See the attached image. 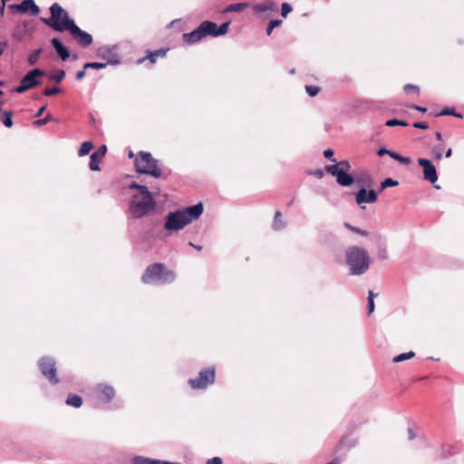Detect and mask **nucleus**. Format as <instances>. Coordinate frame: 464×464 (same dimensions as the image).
<instances>
[{"label":"nucleus","instance_id":"nucleus-1","mask_svg":"<svg viewBox=\"0 0 464 464\" xmlns=\"http://www.w3.org/2000/svg\"><path fill=\"white\" fill-rule=\"evenodd\" d=\"M50 13L51 16L49 18L42 19L46 25L56 32H70L76 43L82 47L92 44L93 41L92 34L82 30L58 3L50 6Z\"/></svg>","mask_w":464,"mask_h":464},{"label":"nucleus","instance_id":"nucleus-2","mask_svg":"<svg viewBox=\"0 0 464 464\" xmlns=\"http://www.w3.org/2000/svg\"><path fill=\"white\" fill-rule=\"evenodd\" d=\"M129 188L137 190L129 201L128 215L130 218L140 219L156 210L157 201L154 194L149 190L147 186L132 182L129 185Z\"/></svg>","mask_w":464,"mask_h":464},{"label":"nucleus","instance_id":"nucleus-3","mask_svg":"<svg viewBox=\"0 0 464 464\" xmlns=\"http://www.w3.org/2000/svg\"><path fill=\"white\" fill-rule=\"evenodd\" d=\"M204 211L201 202L181 209L169 211L165 217L164 229L171 234L182 230L185 227L199 218Z\"/></svg>","mask_w":464,"mask_h":464},{"label":"nucleus","instance_id":"nucleus-4","mask_svg":"<svg viewBox=\"0 0 464 464\" xmlns=\"http://www.w3.org/2000/svg\"><path fill=\"white\" fill-rule=\"evenodd\" d=\"M345 262L352 276H361L367 272L370 266L368 252L358 246H351L345 250Z\"/></svg>","mask_w":464,"mask_h":464},{"label":"nucleus","instance_id":"nucleus-5","mask_svg":"<svg viewBox=\"0 0 464 464\" xmlns=\"http://www.w3.org/2000/svg\"><path fill=\"white\" fill-rule=\"evenodd\" d=\"M176 278V273L164 264L153 263L145 269L141 281L146 285H163L173 283Z\"/></svg>","mask_w":464,"mask_h":464},{"label":"nucleus","instance_id":"nucleus-6","mask_svg":"<svg viewBox=\"0 0 464 464\" xmlns=\"http://www.w3.org/2000/svg\"><path fill=\"white\" fill-rule=\"evenodd\" d=\"M136 171L140 174L150 175L159 179L162 176L159 160L154 159L150 152L140 151L135 160Z\"/></svg>","mask_w":464,"mask_h":464},{"label":"nucleus","instance_id":"nucleus-7","mask_svg":"<svg viewBox=\"0 0 464 464\" xmlns=\"http://www.w3.org/2000/svg\"><path fill=\"white\" fill-rule=\"evenodd\" d=\"M215 380L216 369L214 366H209L200 370L196 378L188 379V383L192 390H206L215 382Z\"/></svg>","mask_w":464,"mask_h":464},{"label":"nucleus","instance_id":"nucleus-8","mask_svg":"<svg viewBox=\"0 0 464 464\" xmlns=\"http://www.w3.org/2000/svg\"><path fill=\"white\" fill-rule=\"evenodd\" d=\"M38 367L42 375L50 382L52 385L59 383L60 380L57 376L56 362L53 358L49 356H44L38 361Z\"/></svg>","mask_w":464,"mask_h":464},{"label":"nucleus","instance_id":"nucleus-9","mask_svg":"<svg viewBox=\"0 0 464 464\" xmlns=\"http://www.w3.org/2000/svg\"><path fill=\"white\" fill-rule=\"evenodd\" d=\"M46 72L44 70L35 68L29 71L20 81V84L15 88L17 93H23L41 83L40 76H44Z\"/></svg>","mask_w":464,"mask_h":464},{"label":"nucleus","instance_id":"nucleus-10","mask_svg":"<svg viewBox=\"0 0 464 464\" xmlns=\"http://www.w3.org/2000/svg\"><path fill=\"white\" fill-rule=\"evenodd\" d=\"M7 10L11 14H30L31 15H38L40 13V8L34 0H23L20 4L9 5Z\"/></svg>","mask_w":464,"mask_h":464},{"label":"nucleus","instance_id":"nucleus-11","mask_svg":"<svg viewBox=\"0 0 464 464\" xmlns=\"http://www.w3.org/2000/svg\"><path fill=\"white\" fill-rule=\"evenodd\" d=\"M97 56L106 60L104 63H107V65H119L121 63L116 45H104L100 47L97 51Z\"/></svg>","mask_w":464,"mask_h":464},{"label":"nucleus","instance_id":"nucleus-12","mask_svg":"<svg viewBox=\"0 0 464 464\" xmlns=\"http://www.w3.org/2000/svg\"><path fill=\"white\" fill-rule=\"evenodd\" d=\"M96 398L102 402L109 403L115 397V390L112 386L106 383H98L94 388Z\"/></svg>","mask_w":464,"mask_h":464},{"label":"nucleus","instance_id":"nucleus-13","mask_svg":"<svg viewBox=\"0 0 464 464\" xmlns=\"http://www.w3.org/2000/svg\"><path fill=\"white\" fill-rule=\"evenodd\" d=\"M418 164L423 169V179L434 184L438 180L437 169L431 160L418 159Z\"/></svg>","mask_w":464,"mask_h":464},{"label":"nucleus","instance_id":"nucleus-14","mask_svg":"<svg viewBox=\"0 0 464 464\" xmlns=\"http://www.w3.org/2000/svg\"><path fill=\"white\" fill-rule=\"evenodd\" d=\"M255 14L260 15L262 14H273L277 12V5L274 0H264L261 3L254 4L251 5Z\"/></svg>","mask_w":464,"mask_h":464},{"label":"nucleus","instance_id":"nucleus-15","mask_svg":"<svg viewBox=\"0 0 464 464\" xmlns=\"http://www.w3.org/2000/svg\"><path fill=\"white\" fill-rule=\"evenodd\" d=\"M372 241L377 248V257L380 260L387 259V240L384 236L381 234L372 235L371 237Z\"/></svg>","mask_w":464,"mask_h":464},{"label":"nucleus","instance_id":"nucleus-16","mask_svg":"<svg viewBox=\"0 0 464 464\" xmlns=\"http://www.w3.org/2000/svg\"><path fill=\"white\" fill-rule=\"evenodd\" d=\"M377 193L374 189H369L362 188L358 190L355 195V201L358 205H362L364 203H374L377 200Z\"/></svg>","mask_w":464,"mask_h":464},{"label":"nucleus","instance_id":"nucleus-17","mask_svg":"<svg viewBox=\"0 0 464 464\" xmlns=\"http://www.w3.org/2000/svg\"><path fill=\"white\" fill-rule=\"evenodd\" d=\"M107 151V146L102 145L97 151L93 152L90 157V163L89 167L90 169L92 171H98L100 170V161L104 157Z\"/></svg>","mask_w":464,"mask_h":464},{"label":"nucleus","instance_id":"nucleus-18","mask_svg":"<svg viewBox=\"0 0 464 464\" xmlns=\"http://www.w3.org/2000/svg\"><path fill=\"white\" fill-rule=\"evenodd\" d=\"M351 164L347 160H341L339 162H335L334 165H328L325 167V170L329 173H336V172H349L351 169Z\"/></svg>","mask_w":464,"mask_h":464},{"label":"nucleus","instance_id":"nucleus-19","mask_svg":"<svg viewBox=\"0 0 464 464\" xmlns=\"http://www.w3.org/2000/svg\"><path fill=\"white\" fill-rule=\"evenodd\" d=\"M51 44L57 54L63 61H66L70 57V52L58 38H53Z\"/></svg>","mask_w":464,"mask_h":464},{"label":"nucleus","instance_id":"nucleus-20","mask_svg":"<svg viewBox=\"0 0 464 464\" xmlns=\"http://www.w3.org/2000/svg\"><path fill=\"white\" fill-rule=\"evenodd\" d=\"M204 39V36L198 26L195 30H193L190 33H185L183 34V40L188 44H195L199 43L201 40Z\"/></svg>","mask_w":464,"mask_h":464},{"label":"nucleus","instance_id":"nucleus-21","mask_svg":"<svg viewBox=\"0 0 464 464\" xmlns=\"http://www.w3.org/2000/svg\"><path fill=\"white\" fill-rule=\"evenodd\" d=\"M336 178V181L340 186L349 187L354 182V178L349 172L332 173Z\"/></svg>","mask_w":464,"mask_h":464},{"label":"nucleus","instance_id":"nucleus-22","mask_svg":"<svg viewBox=\"0 0 464 464\" xmlns=\"http://www.w3.org/2000/svg\"><path fill=\"white\" fill-rule=\"evenodd\" d=\"M204 38L207 36L216 37L215 28L216 23L211 21H204L198 25Z\"/></svg>","mask_w":464,"mask_h":464},{"label":"nucleus","instance_id":"nucleus-23","mask_svg":"<svg viewBox=\"0 0 464 464\" xmlns=\"http://www.w3.org/2000/svg\"><path fill=\"white\" fill-rule=\"evenodd\" d=\"M286 226V223L282 218V213L276 211L274 217L272 227L276 231L283 230Z\"/></svg>","mask_w":464,"mask_h":464},{"label":"nucleus","instance_id":"nucleus-24","mask_svg":"<svg viewBox=\"0 0 464 464\" xmlns=\"http://www.w3.org/2000/svg\"><path fill=\"white\" fill-rule=\"evenodd\" d=\"M248 6H250V4L247 3V2L232 4V5H227L224 9L223 13L242 12L243 10H245Z\"/></svg>","mask_w":464,"mask_h":464},{"label":"nucleus","instance_id":"nucleus-25","mask_svg":"<svg viewBox=\"0 0 464 464\" xmlns=\"http://www.w3.org/2000/svg\"><path fill=\"white\" fill-rule=\"evenodd\" d=\"M132 464H159L158 459L144 456H135L131 459Z\"/></svg>","mask_w":464,"mask_h":464},{"label":"nucleus","instance_id":"nucleus-26","mask_svg":"<svg viewBox=\"0 0 464 464\" xmlns=\"http://www.w3.org/2000/svg\"><path fill=\"white\" fill-rule=\"evenodd\" d=\"M66 404L74 408H80L82 404V399L77 394H71L66 399Z\"/></svg>","mask_w":464,"mask_h":464},{"label":"nucleus","instance_id":"nucleus-27","mask_svg":"<svg viewBox=\"0 0 464 464\" xmlns=\"http://www.w3.org/2000/svg\"><path fill=\"white\" fill-rule=\"evenodd\" d=\"M343 227L346 229H348L349 231L353 232V233L358 234V235H361L362 237H368L369 236V232L368 231L363 230V229H362L360 227H354V226L351 225L348 222H345L343 224Z\"/></svg>","mask_w":464,"mask_h":464},{"label":"nucleus","instance_id":"nucleus-28","mask_svg":"<svg viewBox=\"0 0 464 464\" xmlns=\"http://www.w3.org/2000/svg\"><path fill=\"white\" fill-rule=\"evenodd\" d=\"M92 148L93 144L92 141H84L78 150V155L80 157L85 156L92 150Z\"/></svg>","mask_w":464,"mask_h":464},{"label":"nucleus","instance_id":"nucleus-29","mask_svg":"<svg viewBox=\"0 0 464 464\" xmlns=\"http://www.w3.org/2000/svg\"><path fill=\"white\" fill-rule=\"evenodd\" d=\"M229 24H230V22H225L222 24H220L219 26H218L216 24V28H215L216 37L226 34L228 32Z\"/></svg>","mask_w":464,"mask_h":464},{"label":"nucleus","instance_id":"nucleus-30","mask_svg":"<svg viewBox=\"0 0 464 464\" xmlns=\"http://www.w3.org/2000/svg\"><path fill=\"white\" fill-rule=\"evenodd\" d=\"M41 53L42 49H36L32 53H30L27 59L29 65H34L35 63H37Z\"/></svg>","mask_w":464,"mask_h":464},{"label":"nucleus","instance_id":"nucleus-31","mask_svg":"<svg viewBox=\"0 0 464 464\" xmlns=\"http://www.w3.org/2000/svg\"><path fill=\"white\" fill-rule=\"evenodd\" d=\"M2 123L7 128H11L13 126L11 111H2Z\"/></svg>","mask_w":464,"mask_h":464},{"label":"nucleus","instance_id":"nucleus-32","mask_svg":"<svg viewBox=\"0 0 464 464\" xmlns=\"http://www.w3.org/2000/svg\"><path fill=\"white\" fill-rule=\"evenodd\" d=\"M414 356H415V353L413 352L403 353H401V354L395 356L392 359V361H393V362H403L405 360L411 359Z\"/></svg>","mask_w":464,"mask_h":464},{"label":"nucleus","instance_id":"nucleus-33","mask_svg":"<svg viewBox=\"0 0 464 464\" xmlns=\"http://www.w3.org/2000/svg\"><path fill=\"white\" fill-rule=\"evenodd\" d=\"M375 296H376V295L373 293V291L369 290V292H368V305H367L368 314H372L373 311H374V298H375Z\"/></svg>","mask_w":464,"mask_h":464},{"label":"nucleus","instance_id":"nucleus-34","mask_svg":"<svg viewBox=\"0 0 464 464\" xmlns=\"http://www.w3.org/2000/svg\"><path fill=\"white\" fill-rule=\"evenodd\" d=\"M442 150H443V145L442 144L436 145V146H434L431 149V153H432L434 159L437 161L441 160V158H442Z\"/></svg>","mask_w":464,"mask_h":464},{"label":"nucleus","instance_id":"nucleus-35","mask_svg":"<svg viewBox=\"0 0 464 464\" xmlns=\"http://www.w3.org/2000/svg\"><path fill=\"white\" fill-rule=\"evenodd\" d=\"M390 157L402 164H410L411 163V159L410 158H406V157H403L394 151H392V153H390Z\"/></svg>","mask_w":464,"mask_h":464},{"label":"nucleus","instance_id":"nucleus-36","mask_svg":"<svg viewBox=\"0 0 464 464\" xmlns=\"http://www.w3.org/2000/svg\"><path fill=\"white\" fill-rule=\"evenodd\" d=\"M443 115H450L454 116L456 118H462V115L460 113L456 112V111L453 108H445L442 110L440 113L437 114V116H443Z\"/></svg>","mask_w":464,"mask_h":464},{"label":"nucleus","instance_id":"nucleus-37","mask_svg":"<svg viewBox=\"0 0 464 464\" xmlns=\"http://www.w3.org/2000/svg\"><path fill=\"white\" fill-rule=\"evenodd\" d=\"M282 24V20H279V19H276V20H271L268 24H267V27L266 29V33L267 35H270L273 32V30L276 28V27H278L280 24Z\"/></svg>","mask_w":464,"mask_h":464},{"label":"nucleus","instance_id":"nucleus-38","mask_svg":"<svg viewBox=\"0 0 464 464\" xmlns=\"http://www.w3.org/2000/svg\"><path fill=\"white\" fill-rule=\"evenodd\" d=\"M65 77V72L63 70H59L55 73L51 74L49 76V79L51 81H54L55 82H62Z\"/></svg>","mask_w":464,"mask_h":464},{"label":"nucleus","instance_id":"nucleus-39","mask_svg":"<svg viewBox=\"0 0 464 464\" xmlns=\"http://www.w3.org/2000/svg\"><path fill=\"white\" fill-rule=\"evenodd\" d=\"M358 184H363L370 186L372 184V179L368 173H363L356 179Z\"/></svg>","mask_w":464,"mask_h":464},{"label":"nucleus","instance_id":"nucleus-40","mask_svg":"<svg viewBox=\"0 0 464 464\" xmlns=\"http://www.w3.org/2000/svg\"><path fill=\"white\" fill-rule=\"evenodd\" d=\"M106 67H107V63H98V62L87 63L84 64V69L92 68V69L100 70V69H104Z\"/></svg>","mask_w":464,"mask_h":464},{"label":"nucleus","instance_id":"nucleus-41","mask_svg":"<svg viewBox=\"0 0 464 464\" xmlns=\"http://www.w3.org/2000/svg\"><path fill=\"white\" fill-rule=\"evenodd\" d=\"M388 127H394V126H408V122L397 119H391L388 120L385 123Z\"/></svg>","mask_w":464,"mask_h":464},{"label":"nucleus","instance_id":"nucleus-42","mask_svg":"<svg viewBox=\"0 0 464 464\" xmlns=\"http://www.w3.org/2000/svg\"><path fill=\"white\" fill-rule=\"evenodd\" d=\"M305 92L310 97H314L319 93L320 88L315 85H306Z\"/></svg>","mask_w":464,"mask_h":464},{"label":"nucleus","instance_id":"nucleus-43","mask_svg":"<svg viewBox=\"0 0 464 464\" xmlns=\"http://www.w3.org/2000/svg\"><path fill=\"white\" fill-rule=\"evenodd\" d=\"M398 185V181L391 179V178H388V179H385L382 183H381V190H383L385 189L386 188H390V187H394V186H397Z\"/></svg>","mask_w":464,"mask_h":464},{"label":"nucleus","instance_id":"nucleus-44","mask_svg":"<svg viewBox=\"0 0 464 464\" xmlns=\"http://www.w3.org/2000/svg\"><path fill=\"white\" fill-rule=\"evenodd\" d=\"M293 8L290 4L283 3L281 5V15L285 18L292 12Z\"/></svg>","mask_w":464,"mask_h":464},{"label":"nucleus","instance_id":"nucleus-45","mask_svg":"<svg viewBox=\"0 0 464 464\" xmlns=\"http://www.w3.org/2000/svg\"><path fill=\"white\" fill-rule=\"evenodd\" d=\"M147 59L150 62V63L154 64L157 62L158 57L157 56H152V52H150V53H149V54L146 57L139 59L137 63L138 64H141Z\"/></svg>","mask_w":464,"mask_h":464},{"label":"nucleus","instance_id":"nucleus-46","mask_svg":"<svg viewBox=\"0 0 464 464\" xmlns=\"http://www.w3.org/2000/svg\"><path fill=\"white\" fill-rule=\"evenodd\" d=\"M60 92H61L60 88L53 87V88L45 89L44 91V95H45V96H53V95H55V94L59 93Z\"/></svg>","mask_w":464,"mask_h":464},{"label":"nucleus","instance_id":"nucleus-47","mask_svg":"<svg viewBox=\"0 0 464 464\" xmlns=\"http://www.w3.org/2000/svg\"><path fill=\"white\" fill-rule=\"evenodd\" d=\"M51 118H52V116L50 114H48L45 118L37 120L34 123L36 126H43V125H45L51 120Z\"/></svg>","mask_w":464,"mask_h":464},{"label":"nucleus","instance_id":"nucleus-48","mask_svg":"<svg viewBox=\"0 0 464 464\" xmlns=\"http://www.w3.org/2000/svg\"><path fill=\"white\" fill-rule=\"evenodd\" d=\"M334 150H326L324 151V156L327 159H329L332 162H336V159L334 158Z\"/></svg>","mask_w":464,"mask_h":464},{"label":"nucleus","instance_id":"nucleus-49","mask_svg":"<svg viewBox=\"0 0 464 464\" xmlns=\"http://www.w3.org/2000/svg\"><path fill=\"white\" fill-rule=\"evenodd\" d=\"M413 127L421 130H427L429 128V124L426 121H416L413 123Z\"/></svg>","mask_w":464,"mask_h":464},{"label":"nucleus","instance_id":"nucleus-50","mask_svg":"<svg viewBox=\"0 0 464 464\" xmlns=\"http://www.w3.org/2000/svg\"><path fill=\"white\" fill-rule=\"evenodd\" d=\"M404 91L406 92H419V87L417 85H413V84H406L404 86Z\"/></svg>","mask_w":464,"mask_h":464},{"label":"nucleus","instance_id":"nucleus-51","mask_svg":"<svg viewBox=\"0 0 464 464\" xmlns=\"http://www.w3.org/2000/svg\"><path fill=\"white\" fill-rule=\"evenodd\" d=\"M168 49H159L152 52V56L164 57L167 53Z\"/></svg>","mask_w":464,"mask_h":464},{"label":"nucleus","instance_id":"nucleus-52","mask_svg":"<svg viewBox=\"0 0 464 464\" xmlns=\"http://www.w3.org/2000/svg\"><path fill=\"white\" fill-rule=\"evenodd\" d=\"M417 437V433L412 427L408 428V438L410 440H414Z\"/></svg>","mask_w":464,"mask_h":464},{"label":"nucleus","instance_id":"nucleus-53","mask_svg":"<svg viewBox=\"0 0 464 464\" xmlns=\"http://www.w3.org/2000/svg\"><path fill=\"white\" fill-rule=\"evenodd\" d=\"M207 464H222V459L219 457H214L207 461Z\"/></svg>","mask_w":464,"mask_h":464},{"label":"nucleus","instance_id":"nucleus-54","mask_svg":"<svg viewBox=\"0 0 464 464\" xmlns=\"http://www.w3.org/2000/svg\"><path fill=\"white\" fill-rule=\"evenodd\" d=\"M392 151L391 150H388L387 149H380L378 151H377V155L378 156H383V155H389L390 156V153H392Z\"/></svg>","mask_w":464,"mask_h":464},{"label":"nucleus","instance_id":"nucleus-55","mask_svg":"<svg viewBox=\"0 0 464 464\" xmlns=\"http://www.w3.org/2000/svg\"><path fill=\"white\" fill-rule=\"evenodd\" d=\"M85 70H86V69H84V68H83L82 70L78 71V72H76V79H77V80H79V81H80V80H82V79L85 76Z\"/></svg>","mask_w":464,"mask_h":464},{"label":"nucleus","instance_id":"nucleus-56","mask_svg":"<svg viewBox=\"0 0 464 464\" xmlns=\"http://www.w3.org/2000/svg\"><path fill=\"white\" fill-rule=\"evenodd\" d=\"M314 175L317 179H322L324 177V171L322 169H316V170H314Z\"/></svg>","mask_w":464,"mask_h":464},{"label":"nucleus","instance_id":"nucleus-57","mask_svg":"<svg viewBox=\"0 0 464 464\" xmlns=\"http://www.w3.org/2000/svg\"><path fill=\"white\" fill-rule=\"evenodd\" d=\"M45 109H46V106H45V105L42 106V107L38 110V111L35 113L34 117H36V118L40 117V116L44 113V111H45Z\"/></svg>","mask_w":464,"mask_h":464},{"label":"nucleus","instance_id":"nucleus-58","mask_svg":"<svg viewBox=\"0 0 464 464\" xmlns=\"http://www.w3.org/2000/svg\"><path fill=\"white\" fill-rule=\"evenodd\" d=\"M188 246H190L191 247H193L194 249H196V250H198V251L202 250V246H201L195 245V244H194V243H192V242H189V243H188Z\"/></svg>","mask_w":464,"mask_h":464},{"label":"nucleus","instance_id":"nucleus-59","mask_svg":"<svg viewBox=\"0 0 464 464\" xmlns=\"http://www.w3.org/2000/svg\"><path fill=\"white\" fill-rule=\"evenodd\" d=\"M413 108L416 111H419L420 112H425L427 111V109L425 107H420V106H418V105H414Z\"/></svg>","mask_w":464,"mask_h":464},{"label":"nucleus","instance_id":"nucleus-60","mask_svg":"<svg viewBox=\"0 0 464 464\" xmlns=\"http://www.w3.org/2000/svg\"><path fill=\"white\" fill-rule=\"evenodd\" d=\"M452 155V149L451 148H449L446 152H445V157L446 158H450Z\"/></svg>","mask_w":464,"mask_h":464},{"label":"nucleus","instance_id":"nucleus-61","mask_svg":"<svg viewBox=\"0 0 464 464\" xmlns=\"http://www.w3.org/2000/svg\"><path fill=\"white\" fill-rule=\"evenodd\" d=\"M435 138H436V140H440H440H442V135H441V133H440V132H436V133H435Z\"/></svg>","mask_w":464,"mask_h":464},{"label":"nucleus","instance_id":"nucleus-62","mask_svg":"<svg viewBox=\"0 0 464 464\" xmlns=\"http://www.w3.org/2000/svg\"><path fill=\"white\" fill-rule=\"evenodd\" d=\"M9 0H2V14H4V11H5V5L6 4V2H8Z\"/></svg>","mask_w":464,"mask_h":464},{"label":"nucleus","instance_id":"nucleus-63","mask_svg":"<svg viewBox=\"0 0 464 464\" xmlns=\"http://www.w3.org/2000/svg\"><path fill=\"white\" fill-rule=\"evenodd\" d=\"M158 463H159V464H171L172 462H170V461H167V460H160V459H158Z\"/></svg>","mask_w":464,"mask_h":464},{"label":"nucleus","instance_id":"nucleus-64","mask_svg":"<svg viewBox=\"0 0 464 464\" xmlns=\"http://www.w3.org/2000/svg\"><path fill=\"white\" fill-rule=\"evenodd\" d=\"M133 156H134L133 152H132V151H130V153H129V157H130V158H132Z\"/></svg>","mask_w":464,"mask_h":464}]
</instances>
